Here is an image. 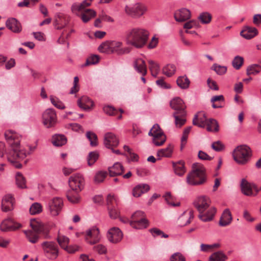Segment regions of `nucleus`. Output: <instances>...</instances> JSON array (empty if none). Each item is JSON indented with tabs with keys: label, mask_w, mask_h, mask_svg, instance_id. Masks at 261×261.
I'll return each instance as SVG.
<instances>
[{
	"label": "nucleus",
	"mask_w": 261,
	"mask_h": 261,
	"mask_svg": "<svg viewBox=\"0 0 261 261\" xmlns=\"http://www.w3.org/2000/svg\"><path fill=\"white\" fill-rule=\"evenodd\" d=\"M79 107L85 110H90L93 106V102L87 96H83L77 100Z\"/></svg>",
	"instance_id": "nucleus-27"
},
{
	"label": "nucleus",
	"mask_w": 261,
	"mask_h": 261,
	"mask_svg": "<svg viewBox=\"0 0 261 261\" xmlns=\"http://www.w3.org/2000/svg\"><path fill=\"white\" fill-rule=\"evenodd\" d=\"M208 120L204 112H200L194 115L193 119V124L199 127L204 128Z\"/></svg>",
	"instance_id": "nucleus-22"
},
{
	"label": "nucleus",
	"mask_w": 261,
	"mask_h": 261,
	"mask_svg": "<svg viewBox=\"0 0 261 261\" xmlns=\"http://www.w3.org/2000/svg\"><path fill=\"white\" fill-rule=\"evenodd\" d=\"M122 232L118 227L111 228L107 233L108 240L113 243H117L120 242L122 239Z\"/></svg>",
	"instance_id": "nucleus-19"
},
{
	"label": "nucleus",
	"mask_w": 261,
	"mask_h": 261,
	"mask_svg": "<svg viewBox=\"0 0 261 261\" xmlns=\"http://www.w3.org/2000/svg\"><path fill=\"white\" fill-rule=\"evenodd\" d=\"M57 240L60 247L64 249L67 248L69 241V240L67 237L59 234L58 236Z\"/></svg>",
	"instance_id": "nucleus-50"
},
{
	"label": "nucleus",
	"mask_w": 261,
	"mask_h": 261,
	"mask_svg": "<svg viewBox=\"0 0 261 261\" xmlns=\"http://www.w3.org/2000/svg\"><path fill=\"white\" fill-rule=\"evenodd\" d=\"M240 186L242 192L248 196H255L261 190V186L258 188L256 185L249 182L245 178L241 180Z\"/></svg>",
	"instance_id": "nucleus-9"
},
{
	"label": "nucleus",
	"mask_w": 261,
	"mask_h": 261,
	"mask_svg": "<svg viewBox=\"0 0 261 261\" xmlns=\"http://www.w3.org/2000/svg\"><path fill=\"white\" fill-rule=\"evenodd\" d=\"M216 213V208L214 207H211L208 208L205 213L203 212V213L199 214L198 217L203 222L210 221L213 220Z\"/></svg>",
	"instance_id": "nucleus-32"
},
{
	"label": "nucleus",
	"mask_w": 261,
	"mask_h": 261,
	"mask_svg": "<svg viewBox=\"0 0 261 261\" xmlns=\"http://www.w3.org/2000/svg\"><path fill=\"white\" fill-rule=\"evenodd\" d=\"M6 27L11 31L15 33L21 31V25L19 21L14 18H9L6 22Z\"/></svg>",
	"instance_id": "nucleus-25"
},
{
	"label": "nucleus",
	"mask_w": 261,
	"mask_h": 261,
	"mask_svg": "<svg viewBox=\"0 0 261 261\" xmlns=\"http://www.w3.org/2000/svg\"><path fill=\"white\" fill-rule=\"evenodd\" d=\"M109 216L112 219H116L119 216V212L114 206L108 208Z\"/></svg>",
	"instance_id": "nucleus-64"
},
{
	"label": "nucleus",
	"mask_w": 261,
	"mask_h": 261,
	"mask_svg": "<svg viewBox=\"0 0 261 261\" xmlns=\"http://www.w3.org/2000/svg\"><path fill=\"white\" fill-rule=\"evenodd\" d=\"M99 61V57L97 55H91L88 57L84 66H89L97 64Z\"/></svg>",
	"instance_id": "nucleus-57"
},
{
	"label": "nucleus",
	"mask_w": 261,
	"mask_h": 261,
	"mask_svg": "<svg viewBox=\"0 0 261 261\" xmlns=\"http://www.w3.org/2000/svg\"><path fill=\"white\" fill-rule=\"evenodd\" d=\"M212 148L216 151H221L224 149V145L220 141L213 142L211 145Z\"/></svg>",
	"instance_id": "nucleus-59"
},
{
	"label": "nucleus",
	"mask_w": 261,
	"mask_h": 261,
	"mask_svg": "<svg viewBox=\"0 0 261 261\" xmlns=\"http://www.w3.org/2000/svg\"><path fill=\"white\" fill-rule=\"evenodd\" d=\"M194 218V212L193 210H190L188 213L186 212L179 217L178 220V223L180 226H185L189 224Z\"/></svg>",
	"instance_id": "nucleus-23"
},
{
	"label": "nucleus",
	"mask_w": 261,
	"mask_h": 261,
	"mask_svg": "<svg viewBox=\"0 0 261 261\" xmlns=\"http://www.w3.org/2000/svg\"><path fill=\"white\" fill-rule=\"evenodd\" d=\"M21 226L20 224H12L11 220H6L2 222L0 228L3 231H9L15 230Z\"/></svg>",
	"instance_id": "nucleus-30"
},
{
	"label": "nucleus",
	"mask_w": 261,
	"mask_h": 261,
	"mask_svg": "<svg viewBox=\"0 0 261 261\" xmlns=\"http://www.w3.org/2000/svg\"><path fill=\"white\" fill-rule=\"evenodd\" d=\"M53 144L56 146H61L67 142L66 138L64 135H56L53 138Z\"/></svg>",
	"instance_id": "nucleus-39"
},
{
	"label": "nucleus",
	"mask_w": 261,
	"mask_h": 261,
	"mask_svg": "<svg viewBox=\"0 0 261 261\" xmlns=\"http://www.w3.org/2000/svg\"><path fill=\"white\" fill-rule=\"evenodd\" d=\"M149 231L154 237L158 236L165 238H167L168 237V234H165L163 231L157 228H151L149 230Z\"/></svg>",
	"instance_id": "nucleus-56"
},
{
	"label": "nucleus",
	"mask_w": 261,
	"mask_h": 261,
	"mask_svg": "<svg viewBox=\"0 0 261 261\" xmlns=\"http://www.w3.org/2000/svg\"><path fill=\"white\" fill-rule=\"evenodd\" d=\"M99 154L96 151H92L89 153L87 158L88 164L89 166L93 165L97 160Z\"/></svg>",
	"instance_id": "nucleus-52"
},
{
	"label": "nucleus",
	"mask_w": 261,
	"mask_h": 261,
	"mask_svg": "<svg viewBox=\"0 0 261 261\" xmlns=\"http://www.w3.org/2000/svg\"><path fill=\"white\" fill-rule=\"evenodd\" d=\"M77 193H73L72 192H68L67 194V198L68 201L73 204L79 203L81 198Z\"/></svg>",
	"instance_id": "nucleus-45"
},
{
	"label": "nucleus",
	"mask_w": 261,
	"mask_h": 261,
	"mask_svg": "<svg viewBox=\"0 0 261 261\" xmlns=\"http://www.w3.org/2000/svg\"><path fill=\"white\" fill-rule=\"evenodd\" d=\"M92 1L84 0L81 3H74L71 7L72 12L81 18L86 8L91 5Z\"/></svg>",
	"instance_id": "nucleus-14"
},
{
	"label": "nucleus",
	"mask_w": 261,
	"mask_h": 261,
	"mask_svg": "<svg viewBox=\"0 0 261 261\" xmlns=\"http://www.w3.org/2000/svg\"><path fill=\"white\" fill-rule=\"evenodd\" d=\"M199 214L203 213L210 205L211 200L206 196H201L198 197L193 203Z\"/></svg>",
	"instance_id": "nucleus-13"
},
{
	"label": "nucleus",
	"mask_w": 261,
	"mask_h": 261,
	"mask_svg": "<svg viewBox=\"0 0 261 261\" xmlns=\"http://www.w3.org/2000/svg\"><path fill=\"white\" fill-rule=\"evenodd\" d=\"M108 170L110 176H116L122 174L124 168L121 163L116 162L112 166L110 167Z\"/></svg>",
	"instance_id": "nucleus-29"
},
{
	"label": "nucleus",
	"mask_w": 261,
	"mask_h": 261,
	"mask_svg": "<svg viewBox=\"0 0 261 261\" xmlns=\"http://www.w3.org/2000/svg\"><path fill=\"white\" fill-rule=\"evenodd\" d=\"M211 102H213L212 107L214 109L216 108H220L222 107V106L221 105H218L214 103L215 102L219 101V102H224V98L222 95H216L213 96L211 100Z\"/></svg>",
	"instance_id": "nucleus-53"
},
{
	"label": "nucleus",
	"mask_w": 261,
	"mask_h": 261,
	"mask_svg": "<svg viewBox=\"0 0 261 261\" xmlns=\"http://www.w3.org/2000/svg\"><path fill=\"white\" fill-rule=\"evenodd\" d=\"M212 69L219 75L224 74L227 71V67L226 66H221L217 64H214L212 67Z\"/></svg>",
	"instance_id": "nucleus-55"
},
{
	"label": "nucleus",
	"mask_w": 261,
	"mask_h": 261,
	"mask_svg": "<svg viewBox=\"0 0 261 261\" xmlns=\"http://www.w3.org/2000/svg\"><path fill=\"white\" fill-rule=\"evenodd\" d=\"M261 71V66L258 64H252L249 66L246 70V74L248 75L253 74L255 75L259 73Z\"/></svg>",
	"instance_id": "nucleus-44"
},
{
	"label": "nucleus",
	"mask_w": 261,
	"mask_h": 261,
	"mask_svg": "<svg viewBox=\"0 0 261 261\" xmlns=\"http://www.w3.org/2000/svg\"><path fill=\"white\" fill-rule=\"evenodd\" d=\"M5 137L12 149V150L8 153V161L16 168H20L22 165L19 162L27 156L26 151L20 149L19 147L20 137L14 131L9 130L5 132Z\"/></svg>",
	"instance_id": "nucleus-1"
},
{
	"label": "nucleus",
	"mask_w": 261,
	"mask_h": 261,
	"mask_svg": "<svg viewBox=\"0 0 261 261\" xmlns=\"http://www.w3.org/2000/svg\"><path fill=\"white\" fill-rule=\"evenodd\" d=\"M42 211V207L40 203L35 202L32 204L30 208V213L31 215H36Z\"/></svg>",
	"instance_id": "nucleus-49"
},
{
	"label": "nucleus",
	"mask_w": 261,
	"mask_h": 261,
	"mask_svg": "<svg viewBox=\"0 0 261 261\" xmlns=\"http://www.w3.org/2000/svg\"><path fill=\"white\" fill-rule=\"evenodd\" d=\"M16 182L17 186L20 188H26L25 180L22 175L18 172L16 175Z\"/></svg>",
	"instance_id": "nucleus-51"
},
{
	"label": "nucleus",
	"mask_w": 261,
	"mask_h": 261,
	"mask_svg": "<svg viewBox=\"0 0 261 261\" xmlns=\"http://www.w3.org/2000/svg\"><path fill=\"white\" fill-rule=\"evenodd\" d=\"M30 226L33 231H37L42 233L43 238L49 239L50 236L49 234V230L46 229L43 224L35 219L31 220L30 221Z\"/></svg>",
	"instance_id": "nucleus-15"
},
{
	"label": "nucleus",
	"mask_w": 261,
	"mask_h": 261,
	"mask_svg": "<svg viewBox=\"0 0 261 261\" xmlns=\"http://www.w3.org/2000/svg\"><path fill=\"white\" fill-rule=\"evenodd\" d=\"M24 233L28 240L32 243H37L40 238L41 233L32 230L24 231Z\"/></svg>",
	"instance_id": "nucleus-34"
},
{
	"label": "nucleus",
	"mask_w": 261,
	"mask_h": 261,
	"mask_svg": "<svg viewBox=\"0 0 261 261\" xmlns=\"http://www.w3.org/2000/svg\"><path fill=\"white\" fill-rule=\"evenodd\" d=\"M119 141L117 136L112 133L105 134L103 139V144L106 147L112 149L114 147L118 145Z\"/></svg>",
	"instance_id": "nucleus-18"
},
{
	"label": "nucleus",
	"mask_w": 261,
	"mask_h": 261,
	"mask_svg": "<svg viewBox=\"0 0 261 261\" xmlns=\"http://www.w3.org/2000/svg\"><path fill=\"white\" fill-rule=\"evenodd\" d=\"M173 148V146L169 144L166 148L161 149L158 150L157 155L160 158H169L172 155Z\"/></svg>",
	"instance_id": "nucleus-38"
},
{
	"label": "nucleus",
	"mask_w": 261,
	"mask_h": 261,
	"mask_svg": "<svg viewBox=\"0 0 261 261\" xmlns=\"http://www.w3.org/2000/svg\"><path fill=\"white\" fill-rule=\"evenodd\" d=\"M104 112L109 115H115L118 111L114 107L111 106H105L103 108Z\"/></svg>",
	"instance_id": "nucleus-61"
},
{
	"label": "nucleus",
	"mask_w": 261,
	"mask_h": 261,
	"mask_svg": "<svg viewBox=\"0 0 261 261\" xmlns=\"http://www.w3.org/2000/svg\"><path fill=\"white\" fill-rule=\"evenodd\" d=\"M124 10L128 16L134 18H138L147 11V7L141 3H136L133 5H126Z\"/></svg>",
	"instance_id": "nucleus-5"
},
{
	"label": "nucleus",
	"mask_w": 261,
	"mask_h": 261,
	"mask_svg": "<svg viewBox=\"0 0 261 261\" xmlns=\"http://www.w3.org/2000/svg\"><path fill=\"white\" fill-rule=\"evenodd\" d=\"M107 175V172L105 171L98 172L94 177V181L96 183H100L102 182Z\"/></svg>",
	"instance_id": "nucleus-58"
},
{
	"label": "nucleus",
	"mask_w": 261,
	"mask_h": 261,
	"mask_svg": "<svg viewBox=\"0 0 261 261\" xmlns=\"http://www.w3.org/2000/svg\"><path fill=\"white\" fill-rule=\"evenodd\" d=\"M86 136L91 146H96L98 145L97 136L94 133L88 131L86 133Z\"/></svg>",
	"instance_id": "nucleus-47"
},
{
	"label": "nucleus",
	"mask_w": 261,
	"mask_h": 261,
	"mask_svg": "<svg viewBox=\"0 0 261 261\" xmlns=\"http://www.w3.org/2000/svg\"><path fill=\"white\" fill-rule=\"evenodd\" d=\"M43 123L47 128L54 126L57 122V115L53 109L46 110L42 114Z\"/></svg>",
	"instance_id": "nucleus-12"
},
{
	"label": "nucleus",
	"mask_w": 261,
	"mask_h": 261,
	"mask_svg": "<svg viewBox=\"0 0 261 261\" xmlns=\"http://www.w3.org/2000/svg\"><path fill=\"white\" fill-rule=\"evenodd\" d=\"M232 155L234 160L239 165H244L250 160L252 156V150L248 146L241 145L234 149Z\"/></svg>",
	"instance_id": "nucleus-4"
},
{
	"label": "nucleus",
	"mask_w": 261,
	"mask_h": 261,
	"mask_svg": "<svg viewBox=\"0 0 261 261\" xmlns=\"http://www.w3.org/2000/svg\"><path fill=\"white\" fill-rule=\"evenodd\" d=\"M135 69L142 76H145L147 73V67L144 60L141 58L136 59L134 62Z\"/></svg>",
	"instance_id": "nucleus-26"
},
{
	"label": "nucleus",
	"mask_w": 261,
	"mask_h": 261,
	"mask_svg": "<svg viewBox=\"0 0 261 261\" xmlns=\"http://www.w3.org/2000/svg\"><path fill=\"white\" fill-rule=\"evenodd\" d=\"M68 182L70 187L73 191L80 192L84 188L85 180L82 174L76 173L69 177Z\"/></svg>",
	"instance_id": "nucleus-10"
},
{
	"label": "nucleus",
	"mask_w": 261,
	"mask_h": 261,
	"mask_svg": "<svg viewBox=\"0 0 261 261\" xmlns=\"http://www.w3.org/2000/svg\"><path fill=\"white\" fill-rule=\"evenodd\" d=\"M232 220V216L230 210L228 208L224 210L219 220V225L221 226H226L231 222Z\"/></svg>",
	"instance_id": "nucleus-28"
},
{
	"label": "nucleus",
	"mask_w": 261,
	"mask_h": 261,
	"mask_svg": "<svg viewBox=\"0 0 261 261\" xmlns=\"http://www.w3.org/2000/svg\"><path fill=\"white\" fill-rule=\"evenodd\" d=\"M164 197H165V199L166 202L169 205L173 206H177L180 205L179 202L175 203L172 202V200L173 199V197L171 196V193L170 192H167L165 194Z\"/></svg>",
	"instance_id": "nucleus-60"
},
{
	"label": "nucleus",
	"mask_w": 261,
	"mask_h": 261,
	"mask_svg": "<svg viewBox=\"0 0 261 261\" xmlns=\"http://www.w3.org/2000/svg\"><path fill=\"white\" fill-rule=\"evenodd\" d=\"M173 167L175 173L179 176L183 175L186 172L185 163L182 161H179L176 163L173 162Z\"/></svg>",
	"instance_id": "nucleus-35"
},
{
	"label": "nucleus",
	"mask_w": 261,
	"mask_h": 261,
	"mask_svg": "<svg viewBox=\"0 0 261 261\" xmlns=\"http://www.w3.org/2000/svg\"><path fill=\"white\" fill-rule=\"evenodd\" d=\"M98 50L100 52L107 54H112V49L110 41H107L101 43L98 47Z\"/></svg>",
	"instance_id": "nucleus-43"
},
{
	"label": "nucleus",
	"mask_w": 261,
	"mask_h": 261,
	"mask_svg": "<svg viewBox=\"0 0 261 261\" xmlns=\"http://www.w3.org/2000/svg\"><path fill=\"white\" fill-rule=\"evenodd\" d=\"M148 135L153 137L152 142L157 146L162 145L166 140L165 135L158 124L153 125L148 133Z\"/></svg>",
	"instance_id": "nucleus-6"
},
{
	"label": "nucleus",
	"mask_w": 261,
	"mask_h": 261,
	"mask_svg": "<svg viewBox=\"0 0 261 261\" xmlns=\"http://www.w3.org/2000/svg\"><path fill=\"white\" fill-rule=\"evenodd\" d=\"M112 54L116 53L117 55H123L129 53L130 49L127 48H122V43L117 41H110Z\"/></svg>",
	"instance_id": "nucleus-21"
},
{
	"label": "nucleus",
	"mask_w": 261,
	"mask_h": 261,
	"mask_svg": "<svg viewBox=\"0 0 261 261\" xmlns=\"http://www.w3.org/2000/svg\"><path fill=\"white\" fill-rule=\"evenodd\" d=\"M191 17V12L189 10L182 8L176 11L174 13V18L178 22L185 21Z\"/></svg>",
	"instance_id": "nucleus-24"
},
{
	"label": "nucleus",
	"mask_w": 261,
	"mask_h": 261,
	"mask_svg": "<svg viewBox=\"0 0 261 261\" xmlns=\"http://www.w3.org/2000/svg\"><path fill=\"white\" fill-rule=\"evenodd\" d=\"M244 62V59L243 57L237 56L234 57V59L232 62L233 67L236 69H239Z\"/></svg>",
	"instance_id": "nucleus-54"
},
{
	"label": "nucleus",
	"mask_w": 261,
	"mask_h": 261,
	"mask_svg": "<svg viewBox=\"0 0 261 261\" xmlns=\"http://www.w3.org/2000/svg\"><path fill=\"white\" fill-rule=\"evenodd\" d=\"M50 99L52 104L56 108L59 109H63L65 108L64 104L61 101L55 99L53 96H50Z\"/></svg>",
	"instance_id": "nucleus-63"
},
{
	"label": "nucleus",
	"mask_w": 261,
	"mask_h": 261,
	"mask_svg": "<svg viewBox=\"0 0 261 261\" xmlns=\"http://www.w3.org/2000/svg\"><path fill=\"white\" fill-rule=\"evenodd\" d=\"M170 261H186V258L180 253L176 252L172 255Z\"/></svg>",
	"instance_id": "nucleus-62"
},
{
	"label": "nucleus",
	"mask_w": 261,
	"mask_h": 261,
	"mask_svg": "<svg viewBox=\"0 0 261 261\" xmlns=\"http://www.w3.org/2000/svg\"><path fill=\"white\" fill-rule=\"evenodd\" d=\"M212 18V15L207 12L201 13L198 16L199 20L203 24L209 23L211 21Z\"/></svg>",
	"instance_id": "nucleus-48"
},
{
	"label": "nucleus",
	"mask_w": 261,
	"mask_h": 261,
	"mask_svg": "<svg viewBox=\"0 0 261 261\" xmlns=\"http://www.w3.org/2000/svg\"><path fill=\"white\" fill-rule=\"evenodd\" d=\"M14 199L11 194L4 196L2 200L1 207L2 211L7 212L13 209Z\"/></svg>",
	"instance_id": "nucleus-20"
},
{
	"label": "nucleus",
	"mask_w": 261,
	"mask_h": 261,
	"mask_svg": "<svg viewBox=\"0 0 261 261\" xmlns=\"http://www.w3.org/2000/svg\"><path fill=\"white\" fill-rule=\"evenodd\" d=\"M63 206L62 199L58 197H56L50 199L47 203V208L49 213L53 216H58Z\"/></svg>",
	"instance_id": "nucleus-11"
},
{
	"label": "nucleus",
	"mask_w": 261,
	"mask_h": 261,
	"mask_svg": "<svg viewBox=\"0 0 261 261\" xmlns=\"http://www.w3.org/2000/svg\"><path fill=\"white\" fill-rule=\"evenodd\" d=\"M176 83L181 89H186L189 88L190 82L187 76H181L177 78Z\"/></svg>",
	"instance_id": "nucleus-42"
},
{
	"label": "nucleus",
	"mask_w": 261,
	"mask_h": 261,
	"mask_svg": "<svg viewBox=\"0 0 261 261\" xmlns=\"http://www.w3.org/2000/svg\"><path fill=\"white\" fill-rule=\"evenodd\" d=\"M173 116L175 119V124L177 127H181L186 122V116L187 112H185V115H181V114L173 113Z\"/></svg>",
	"instance_id": "nucleus-36"
},
{
	"label": "nucleus",
	"mask_w": 261,
	"mask_h": 261,
	"mask_svg": "<svg viewBox=\"0 0 261 261\" xmlns=\"http://www.w3.org/2000/svg\"><path fill=\"white\" fill-rule=\"evenodd\" d=\"M150 190V186L146 184L136 186L133 190V195L135 197H139L142 194L147 192Z\"/></svg>",
	"instance_id": "nucleus-33"
},
{
	"label": "nucleus",
	"mask_w": 261,
	"mask_h": 261,
	"mask_svg": "<svg viewBox=\"0 0 261 261\" xmlns=\"http://www.w3.org/2000/svg\"><path fill=\"white\" fill-rule=\"evenodd\" d=\"M206 125V129L208 132H217L219 131V124L217 121L214 119H210L207 120Z\"/></svg>",
	"instance_id": "nucleus-41"
},
{
	"label": "nucleus",
	"mask_w": 261,
	"mask_h": 261,
	"mask_svg": "<svg viewBox=\"0 0 261 261\" xmlns=\"http://www.w3.org/2000/svg\"><path fill=\"white\" fill-rule=\"evenodd\" d=\"M227 256L222 251L213 253L209 258V261H225Z\"/></svg>",
	"instance_id": "nucleus-40"
},
{
	"label": "nucleus",
	"mask_w": 261,
	"mask_h": 261,
	"mask_svg": "<svg viewBox=\"0 0 261 261\" xmlns=\"http://www.w3.org/2000/svg\"><path fill=\"white\" fill-rule=\"evenodd\" d=\"M192 171L187 176V182L190 186L202 184L205 180V168L198 163L192 165Z\"/></svg>",
	"instance_id": "nucleus-3"
},
{
	"label": "nucleus",
	"mask_w": 261,
	"mask_h": 261,
	"mask_svg": "<svg viewBox=\"0 0 261 261\" xmlns=\"http://www.w3.org/2000/svg\"><path fill=\"white\" fill-rule=\"evenodd\" d=\"M99 229L96 227L87 230L85 234L86 241L91 245L97 243L99 240Z\"/></svg>",
	"instance_id": "nucleus-16"
},
{
	"label": "nucleus",
	"mask_w": 261,
	"mask_h": 261,
	"mask_svg": "<svg viewBox=\"0 0 261 261\" xmlns=\"http://www.w3.org/2000/svg\"><path fill=\"white\" fill-rule=\"evenodd\" d=\"M170 106L175 111L173 113L181 114V115H185L186 112V106L183 100L179 97L173 98L170 101Z\"/></svg>",
	"instance_id": "nucleus-17"
},
{
	"label": "nucleus",
	"mask_w": 261,
	"mask_h": 261,
	"mask_svg": "<svg viewBox=\"0 0 261 261\" xmlns=\"http://www.w3.org/2000/svg\"><path fill=\"white\" fill-rule=\"evenodd\" d=\"M176 71V67L173 64H168L163 68V73L168 77L173 75Z\"/></svg>",
	"instance_id": "nucleus-46"
},
{
	"label": "nucleus",
	"mask_w": 261,
	"mask_h": 261,
	"mask_svg": "<svg viewBox=\"0 0 261 261\" xmlns=\"http://www.w3.org/2000/svg\"><path fill=\"white\" fill-rule=\"evenodd\" d=\"M257 30L255 28L246 26L241 32L240 34L243 37L250 39L257 35Z\"/></svg>",
	"instance_id": "nucleus-31"
},
{
	"label": "nucleus",
	"mask_w": 261,
	"mask_h": 261,
	"mask_svg": "<svg viewBox=\"0 0 261 261\" xmlns=\"http://www.w3.org/2000/svg\"><path fill=\"white\" fill-rule=\"evenodd\" d=\"M45 255L50 259H55L58 256V248L55 242L45 241L41 244Z\"/></svg>",
	"instance_id": "nucleus-8"
},
{
	"label": "nucleus",
	"mask_w": 261,
	"mask_h": 261,
	"mask_svg": "<svg viewBox=\"0 0 261 261\" xmlns=\"http://www.w3.org/2000/svg\"><path fill=\"white\" fill-rule=\"evenodd\" d=\"M130 225L136 229H143L148 226V221L144 218V213L138 211L133 214Z\"/></svg>",
	"instance_id": "nucleus-7"
},
{
	"label": "nucleus",
	"mask_w": 261,
	"mask_h": 261,
	"mask_svg": "<svg viewBox=\"0 0 261 261\" xmlns=\"http://www.w3.org/2000/svg\"><path fill=\"white\" fill-rule=\"evenodd\" d=\"M148 35V31L143 29H131L126 32V44L137 48H141L146 44Z\"/></svg>",
	"instance_id": "nucleus-2"
},
{
	"label": "nucleus",
	"mask_w": 261,
	"mask_h": 261,
	"mask_svg": "<svg viewBox=\"0 0 261 261\" xmlns=\"http://www.w3.org/2000/svg\"><path fill=\"white\" fill-rule=\"evenodd\" d=\"M96 12L93 9L86 8L82 16L81 19L84 22L86 23L91 18L94 17L96 16Z\"/></svg>",
	"instance_id": "nucleus-37"
}]
</instances>
